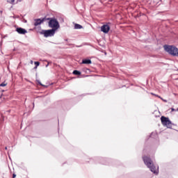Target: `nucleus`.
<instances>
[{
    "label": "nucleus",
    "instance_id": "nucleus-8",
    "mask_svg": "<svg viewBox=\"0 0 178 178\" xmlns=\"http://www.w3.org/2000/svg\"><path fill=\"white\" fill-rule=\"evenodd\" d=\"M16 31L18 34H26L27 31L23 28H17Z\"/></svg>",
    "mask_w": 178,
    "mask_h": 178
},
{
    "label": "nucleus",
    "instance_id": "nucleus-11",
    "mask_svg": "<svg viewBox=\"0 0 178 178\" xmlns=\"http://www.w3.org/2000/svg\"><path fill=\"white\" fill-rule=\"evenodd\" d=\"M73 74H75L76 76H80V74H81V72H80V71L74 70Z\"/></svg>",
    "mask_w": 178,
    "mask_h": 178
},
{
    "label": "nucleus",
    "instance_id": "nucleus-17",
    "mask_svg": "<svg viewBox=\"0 0 178 178\" xmlns=\"http://www.w3.org/2000/svg\"><path fill=\"white\" fill-rule=\"evenodd\" d=\"M171 111H172V112H175V108H172Z\"/></svg>",
    "mask_w": 178,
    "mask_h": 178
},
{
    "label": "nucleus",
    "instance_id": "nucleus-2",
    "mask_svg": "<svg viewBox=\"0 0 178 178\" xmlns=\"http://www.w3.org/2000/svg\"><path fill=\"white\" fill-rule=\"evenodd\" d=\"M165 52H168L172 56H178V49L173 45H164Z\"/></svg>",
    "mask_w": 178,
    "mask_h": 178
},
{
    "label": "nucleus",
    "instance_id": "nucleus-4",
    "mask_svg": "<svg viewBox=\"0 0 178 178\" xmlns=\"http://www.w3.org/2000/svg\"><path fill=\"white\" fill-rule=\"evenodd\" d=\"M161 120L163 126H164L165 127H167L168 129H172V121L169 120V118L162 116L161 118Z\"/></svg>",
    "mask_w": 178,
    "mask_h": 178
},
{
    "label": "nucleus",
    "instance_id": "nucleus-18",
    "mask_svg": "<svg viewBox=\"0 0 178 178\" xmlns=\"http://www.w3.org/2000/svg\"><path fill=\"white\" fill-rule=\"evenodd\" d=\"M13 178L16 177V174H13Z\"/></svg>",
    "mask_w": 178,
    "mask_h": 178
},
{
    "label": "nucleus",
    "instance_id": "nucleus-6",
    "mask_svg": "<svg viewBox=\"0 0 178 178\" xmlns=\"http://www.w3.org/2000/svg\"><path fill=\"white\" fill-rule=\"evenodd\" d=\"M109 30H111V27H109L108 25H103L101 27V31H102L105 34H108V33H109Z\"/></svg>",
    "mask_w": 178,
    "mask_h": 178
},
{
    "label": "nucleus",
    "instance_id": "nucleus-24",
    "mask_svg": "<svg viewBox=\"0 0 178 178\" xmlns=\"http://www.w3.org/2000/svg\"><path fill=\"white\" fill-rule=\"evenodd\" d=\"M177 111H178V108H177Z\"/></svg>",
    "mask_w": 178,
    "mask_h": 178
},
{
    "label": "nucleus",
    "instance_id": "nucleus-15",
    "mask_svg": "<svg viewBox=\"0 0 178 178\" xmlns=\"http://www.w3.org/2000/svg\"><path fill=\"white\" fill-rule=\"evenodd\" d=\"M156 97H158V98H160L161 99H162V97H161V96H159V95H156Z\"/></svg>",
    "mask_w": 178,
    "mask_h": 178
},
{
    "label": "nucleus",
    "instance_id": "nucleus-3",
    "mask_svg": "<svg viewBox=\"0 0 178 178\" xmlns=\"http://www.w3.org/2000/svg\"><path fill=\"white\" fill-rule=\"evenodd\" d=\"M47 20L49 21V27L52 29V30H58L60 27V25H59V22H58V19L56 18H48Z\"/></svg>",
    "mask_w": 178,
    "mask_h": 178
},
{
    "label": "nucleus",
    "instance_id": "nucleus-10",
    "mask_svg": "<svg viewBox=\"0 0 178 178\" xmlns=\"http://www.w3.org/2000/svg\"><path fill=\"white\" fill-rule=\"evenodd\" d=\"M81 29H83V26H81L79 24H74V29L75 30H80Z\"/></svg>",
    "mask_w": 178,
    "mask_h": 178
},
{
    "label": "nucleus",
    "instance_id": "nucleus-16",
    "mask_svg": "<svg viewBox=\"0 0 178 178\" xmlns=\"http://www.w3.org/2000/svg\"><path fill=\"white\" fill-rule=\"evenodd\" d=\"M38 83H39V84H40V86H44V85H42V83H41V82H40V81H38Z\"/></svg>",
    "mask_w": 178,
    "mask_h": 178
},
{
    "label": "nucleus",
    "instance_id": "nucleus-23",
    "mask_svg": "<svg viewBox=\"0 0 178 178\" xmlns=\"http://www.w3.org/2000/svg\"><path fill=\"white\" fill-rule=\"evenodd\" d=\"M5 149H8V147H5Z\"/></svg>",
    "mask_w": 178,
    "mask_h": 178
},
{
    "label": "nucleus",
    "instance_id": "nucleus-5",
    "mask_svg": "<svg viewBox=\"0 0 178 178\" xmlns=\"http://www.w3.org/2000/svg\"><path fill=\"white\" fill-rule=\"evenodd\" d=\"M55 29H49V30H43L40 32V34H42L44 37H53L55 35Z\"/></svg>",
    "mask_w": 178,
    "mask_h": 178
},
{
    "label": "nucleus",
    "instance_id": "nucleus-19",
    "mask_svg": "<svg viewBox=\"0 0 178 178\" xmlns=\"http://www.w3.org/2000/svg\"><path fill=\"white\" fill-rule=\"evenodd\" d=\"M151 94H152V95H154L155 97H156V95H155L154 93H151Z\"/></svg>",
    "mask_w": 178,
    "mask_h": 178
},
{
    "label": "nucleus",
    "instance_id": "nucleus-1",
    "mask_svg": "<svg viewBox=\"0 0 178 178\" xmlns=\"http://www.w3.org/2000/svg\"><path fill=\"white\" fill-rule=\"evenodd\" d=\"M143 161H144L145 164L146 165V166H147V168H149V169H150V170H151V172H152V173H154V175H158V173L159 172V167L155 166V165H154V164H152V161H151V159H149V157L144 156Z\"/></svg>",
    "mask_w": 178,
    "mask_h": 178
},
{
    "label": "nucleus",
    "instance_id": "nucleus-7",
    "mask_svg": "<svg viewBox=\"0 0 178 178\" xmlns=\"http://www.w3.org/2000/svg\"><path fill=\"white\" fill-rule=\"evenodd\" d=\"M44 22H45V18L35 19L34 26H40V24H42Z\"/></svg>",
    "mask_w": 178,
    "mask_h": 178
},
{
    "label": "nucleus",
    "instance_id": "nucleus-9",
    "mask_svg": "<svg viewBox=\"0 0 178 178\" xmlns=\"http://www.w3.org/2000/svg\"><path fill=\"white\" fill-rule=\"evenodd\" d=\"M82 63L83 65H91L92 62H91V60L90 59H83L82 60Z\"/></svg>",
    "mask_w": 178,
    "mask_h": 178
},
{
    "label": "nucleus",
    "instance_id": "nucleus-20",
    "mask_svg": "<svg viewBox=\"0 0 178 178\" xmlns=\"http://www.w3.org/2000/svg\"><path fill=\"white\" fill-rule=\"evenodd\" d=\"M2 97V92H0V98Z\"/></svg>",
    "mask_w": 178,
    "mask_h": 178
},
{
    "label": "nucleus",
    "instance_id": "nucleus-14",
    "mask_svg": "<svg viewBox=\"0 0 178 178\" xmlns=\"http://www.w3.org/2000/svg\"><path fill=\"white\" fill-rule=\"evenodd\" d=\"M6 85H7L6 83H2L0 84V87H6Z\"/></svg>",
    "mask_w": 178,
    "mask_h": 178
},
{
    "label": "nucleus",
    "instance_id": "nucleus-22",
    "mask_svg": "<svg viewBox=\"0 0 178 178\" xmlns=\"http://www.w3.org/2000/svg\"><path fill=\"white\" fill-rule=\"evenodd\" d=\"M163 101H164V102H167V101H166V100H163Z\"/></svg>",
    "mask_w": 178,
    "mask_h": 178
},
{
    "label": "nucleus",
    "instance_id": "nucleus-12",
    "mask_svg": "<svg viewBox=\"0 0 178 178\" xmlns=\"http://www.w3.org/2000/svg\"><path fill=\"white\" fill-rule=\"evenodd\" d=\"M15 0H7V2H8V3H11V5H13L15 3Z\"/></svg>",
    "mask_w": 178,
    "mask_h": 178
},
{
    "label": "nucleus",
    "instance_id": "nucleus-13",
    "mask_svg": "<svg viewBox=\"0 0 178 178\" xmlns=\"http://www.w3.org/2000/svg\"><path fill=\"white\" fill-rule=\"evenodd\" d=\"M35 69H37V67H38V66H40V62H38V61H35Z\"/></svg>",
    "mask_w": 178,
    "mask_h": 178
},
{
    "label": "nucleus",
    "instance_id": "nucleus-21",
    "mask_svg": "<svg viewBox=\"0 0 178 178\" xmlns=\"http://www.w3.org/2000/svg\"><path fill=\"white\" fill-rule=\"evenodd\" d=\"M49 63H48V64L46 65V67H47V66H49Z\"/></svg>",
    "mask_w": 178,
    "mask_h": 178
}]
</instances>
